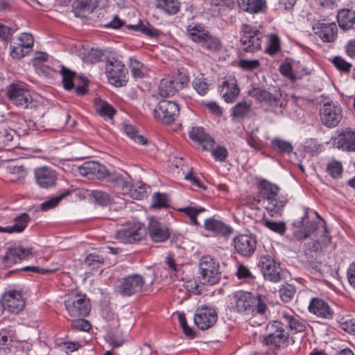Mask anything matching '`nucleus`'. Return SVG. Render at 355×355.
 <instances>
[{"label": "nucleus", "mask_w": 355, "mask_h": 355, "mask_svg": "<svg viewBox=\"0 0 355 355\" xmlns=\"http://www.w3.org/2000/svg\"><path fill=\"white\" fill-rule=\"evenodd\" d=\"M145 281L141 275L132 274L119 280L116 289L122 296L130 297L141 293Z\"/></svg>", "instance_id": "6e6552de"}, {"label": "nucleus", "mask_w": 355, "mask_h": 355, "mask_svg": "<svg viewBox=\"0 0 355 355\" xmlns=\"http://www.w3.org/2000/svg\"><path fill=\"white\" fill-rule=\"evenodd\" d=\"M220 92L225 102L231 103L239 94V89L236 85V80L230 77L223 82Z\"/></svg>", "instance_id": "c85d7f7f"}, {"label": "nucleus", "mask_w": 355, "mask_h": 355, "mask_svg": "<svg viewBox=\"0 0 355 355\" xmlns=\"http://www.w3.org/2000/svg\"><path fill=\"white\" fill-rule=\"evenodd\" d=\"M103 56L101 50L91 49L84 57V61L88 63H96L100 62Z\"/></svg>", "instance_id": "864d4df0"}, {"label": "nucleus", "mask_w": 355, "mask_h": 355, "mask_svg": "<svg viewBox=\"0 0 355 355\" xmlns=\"http://www.w3.org/2000/svg\"><path fill=\"white\" fill-rule=\"evenodd\" d=\"M217 313L215 309L210 307L198 308L194 315L195 324L200 329H207L217 321Z\"/></svg>", "instance_id": "6ab92c4d"}, {"label": "nucleus", "mask_w": 355, "mask_h": 355, "mask_svg": "<svg viewBox=\"0 0 355 355\" xmlns=\"http://www.w3.org/2000/svg\"><path fill=\"white\" fill-rule=\"evenodd\" d=\"M100 116L112 119L116 113L114 107L106 102H102L97 108Z\"/></svg>", "instance_id": "6e6d98bb"}, {"label": "nucleus", "mask_w": 355, "mask_h": 355, "mask_svg": "<svg viewBox=\"0 0 355 355\" xmlns=\"http://www.w3.org/2000/svg\"><path fill=\"white\" fill-rule=\"evenodd\" d=\"M91 327L92 325L89 322L83 318H78L71 323L72 329L80 331H87L90 330Z\"/></svg>", "instance_id": "e2e57ef3"}, {"label": "nucleus", "mask_w": 355, "mask_h": 355, "mask_svg": "<svg viewBox=\"0 0 355 355\" xmlns=\"http://www.w3.org/2000/svg\"><path fill=\"white\" fill-rule=\"evenodd\" d=\"M327 171L333 178H337L343 173V166L340 162L332 161L328 164Z\"/></svg>", "instance_id": "4d7b16f0"}, {"label": "nucleus", "mask_w": 355, "mask_h": 355, "mask_svg": "<svg viewBox=\"0 0 355 355\" xmlns=\"http://www.w3.org/2000/svg\"><path fill=\"white\" fill-rule=\"evenodd\" d=\"M178 105L171 101L162 100L154 110V116L157 121L169 125L174 122L179 115Z\"/></svg>", "instance_id": "1a4fd4ad"}, {"label": "nucleus", "mask_w": 355, "mask_h": 355, "mask_svg": "<svg viewBox=\"0 0 355 355\" xmlns=\"http://www.w3.org/2000/svg\"><path fill=\"white\" fill-rule=\"evenodd\" d=\"M252 104L246 101L238 103L233 108L232 116L234 118L243 119L251 111Z\"/></svg>", "instance_id": "ea45409f"}, {"label": "nucleus", "mask_w": 355, "mask_h": 355, "mask_svg": "<svg viewBox=\"0 0 355 355\" xmlns=\"http://www.w3.org/2000/svg\"><path fill=\"white\" fill-rule=\"evenodd\" d=\"M288 338L284 324L279 321H272L266 326L263 343L271 348H280L286 345Z\"/></svg>", "instance_id": "20e7f679"}, {"label": "nucleus", "mask_w": 355, "mask_h": 355, "mask_svg": "<svg viewBox=\"0 0 355 355\" xmlns=\"http://www.w3.org/2000/svg\"><path fill=\"white\" fill-rule=\"evenodd\" d=\"M293 225L296 228L293 230V235L297 240L306 239L316 231L321 232L320 240H313L307 243L308 249L312 252L320 250L321 244L327 245L331 242V238L325 227L322 226V229L319 230L318 224L316 222L309 220L308 209H304V215L301 219L293 222Z\"/></svg>", "instance_id": "f257e3e1"}, {"label": "nucleus", "mask_w": 355, "mask_h": 355, "mask_svg": "<svg viewBox=\"0 0 355 355\" xmlns=\"http://www.w3.org/2000/svg\"><path fill=\"white\" fill-rule=\"evenodd\" d=\"M204 228L217 235L227 236L232 232V229L223 222L215 218H209L205 220Z\"/></svg>", "instance_id": "bb28decb"}, {"label": "nucleus", "mask_w": 355, "mask_h": 355, "mask_svg": "<svg viewBox=\"0 0 355 355\" xmlns=\"http://www.w3.org/2000/svg\"><path fill=\"white\" fill-rule=\"evenodd\" d=\"M64 305L71 318L85 317L90 311L89 300L85 295L71 293L66 297Z\"/></svg>", "instance_id": "0eeeda50"}, {"label": "nucleus", "mask_w": 355, "mask_h": 355, "mask_svg": "<svg viewBox=\"0 0 355 355\" xmlns=\"http://www.w3.org/2000/svg\"><path fill=\"white\" fill-rule=\"evenodd\" d=\"M309 309L315 315L324 318H331L334 314L328 304L319 298L313 299L309 304Z\"/></svg>", "instance_id": "a878e982"}, {"label": "nucleus", "mask_w": 355, "mask_h": 355, "mask_svg": "<svg viewBox=\"0 0 355 355\" xmlns=\"http://www.w3.org/2000/svg\"><path fill=\"white\" fill-rule=\"evenodd\" d=\"M10 101L17 107L28 108L33 107V100L30 92L22 85L12 84L8 90Z\"/></svg>", "instance_id": "f8f14e48"}, {"label": "nucleus", "mask_w": 355, "mask_h": 355, "mask_svg": "<svg viewBox=\"0 0 355 355\" xmlns=\"http://www.w3.org/2000/svg\"><path fill=\"white\" fill-rule=\"evenodd\" d=\"M279 51V39L275 35H271L268 41V47L266 51L273 55Z\"/></svg>", "instance_id": "680f3d73"}, {"label": "nucleus", "mask_w": 355, "mask_h": 355, "mask_svg": "<svg viewBox=\"0 0 355 355\" xmlns=\"http://www.w3.org/2000/svg\"><path fill=\"white\" fill-rule=\"evenodd\" d=\"M91 196L94 201L101 206H107L112 202L110 194L101 190L92 191Z\"/></svg>", "instance_id": "49530a36"}, {"label": "nucleus", "mask_w": 355, "mask_h": 355, "mask_svg": "<svg viewBox=\"0 0 355 355\" xmlns=\"http://www.w3.org/2000/svg\"><path fill=\"white\" fill-rule=\"evenodd\" d=\"M141 64L139 63L137 60H130V69L132 75L135 78H141L144 76V73L141 70Z\"/></svg>", "instance_id": "0e129e2a"}, {"label": "nucleus", "mask_w": 355, "mask_h": 355, "mask_svg": "<svg viewBox=\"0 0 355 355\" xmlns=\"http://www.w3.org/2000/svg\"><path fill=\"white\" fill-rule=\"evenodd\" d=\"M189 137L201 144L204 150L212 148L214 144V139L208 135L201 127L193 128L189 132Z\"/></svg>", "instance_id": "cd10ccee"}, {"label": "nucleus", "mask_w": 355, "mask_h": 355, "mask_svg": "<svg viewBox=\"0 0 355 355\" xmlns=\"http://www.w3.org/2000/svg\"><path fill=\"white\" fill-rule=\"evenodd\" d=\"M338 25L343 31H348L353 28L355 22V12L349 9L339 10L337 14Z\"/></svg>", "instance_id": "c756f323"}, {"label": "nucleus", "mask_w": 355, "mask_h": 355, "mask_svg": "<svg viewBox=\"0 0 355 355\" xmlns=\"http://www.w3.org/2000/svg\"><path fill=\"white\" fill-rule=\"evenodd\" d=\"M232 300L238 312L248 313L254 312L253 302H255V300L251 293L239 291L234 293Z\"/></svg>", "instance_id": "5701e85b"}, {"label": "nucleus", "mask_w": 355, "mask_h": 355, "mask_svg": "<svg viewBox=\"0 0 355 355\" xmlns=\"http://www.w3.org/2000/svg\"><path fill=\"white\" fill-rule=\"evenodd\" d=\"M263 223L268 229L279 234H283L286 231V224L283 221L277 222L265 219Z\"/></svg>", "instance_id": "603ef678"}, {"label": "nucleus", "mask_w": 355, "mask_h": 355, "mask_svg": "<svg viewBox=\"0 0 355 355\" xmlns=\"http://www.w3.org/2000/svg\"><path fill=\"white\" fill-rule=\"evenodd\" d=\"M254 300L255 302H253L254 311H256L257 313L261 315L264 314L267 309L266 297L258 295L257 297H254Z\"/></svg>", "instance_id": "bf43d9fd"}, {"label": "nucleus", "mask_w": 355, "mask_h": 355, "mask_svg": "<svg viewBox=\"0 0 355 355\" xmlns=\"http://www.w3.org/2000/svg\"><path fill=\"white\" fill-rule=\"evenodd\" d=\"M279 71L283 76L292 81H295L297 79L296 76L292 72V67L289 62L282 63L279 67Z\"/></svg>", "instance_id": "338daca9"}, {"label": "nucleus", "mask_w": 355, "mask_h": 355, "mask_svg": "<svg viewBox=\"0 0 355 355\" xmlns=\"http://www.w3.org/2000/svg\"><path fill=\"white\" fill-rule=\"evenodd\" d=\"M201 46L209 51L216 52L220 50L222 44L218 38L209 33L200 44Z\"/></svg>", "instance_id": "58836bf2"}, {"label": "nucleus", "mask_w": 355, "mask_h": 355, "mask_svg": "<svg viewBox=\"0 0 355 355\" xmlns=\"http://www.w3.org/2000/svg\"><path fill=\"white\" fill-rule=\"evenodd\" d=\"M107 182H110L114 188L123 195H128L132 187L131 178L125 172H110Z\"/></svg>", "instance_id": "a211bd4d"}, {"label": "nucleus", "mask_w": 355, "mask_h": 355, "mask_svg": "<svg viewBox=\"0 0 355 355\" xmlns=\"http://www.w3.org/2000/svg\"><path fill=\"white\" fill-rule=\"evenodd\" d=\"M94 8L92 0H76L73 4L76 16H86Z\"/></svg>", "instance_id": "c9c22d12"}, {"label": "nucleus", "mask_w": 355, "mask_h": 355, "mask_svg": "<svg viewBox=\"0 0 355 355\" xmlns=\"http://www.w3.org/2000/svg\"><path fill=\"white\" fill-rule=\"evenodd\" d=\"M30 256H32L31 249L21 246L7 248L5 254L0 257V261L4 266L10 267Z\"/></svg>", "instance_id": "f3484780"}, {"label": "nucleus", "mask_w": 355, "mask_h": 355, "mask_svg": "<svg viewBox=\"0 0 355 355\" xmlns=\"http://www.w3.org/2000/svg\"><path fill=\"white\" fill-rule=\"evenodd\" d=\"M79 173L89 179L97 178L108 179V174L105 166L97 162H86L78 167Z\"/></svg>", "instance_id": "aec40b11"}, {"label": "nucleus", "mask_w": 355, "mask_h": 355, "mask_svg": "<svg viewBox=\"0 0 355 355\" xmlns=\"http://www.w3.org/2000/svg\"><path fill=\"white\" fill-rule=\"evenodd\" d=\"M180 212H182L187 215L191 220V223L193 225H198L199 223L197 220L196 216L198 214L205 211L203 207L196 208L195 207L188 206L179 209Z\"/></svg>", "instance_id": "a18cd8bd"}, {"label": "nucleus", "mask_w": 355, "mask_h": 355, "mask_svg": "<svg viewBox=\"0 0 355 355\" xmlns=\"http://www.w3.org/2000/svg\"><path fill=\"white\" fill-rule=\"evenodd\" d=\"M263 33L256 27L243 24L240 42L241 49L249 53H254L261 49Z\"/></svg>", "instance_id": "39448f33"}, {"label": "nucleus", "mask_w": 355, "mask_h": 355, "mask_svg": "<svg viewBox=\"0 0 355 355\" xmlns=\"http://www.w3.org/2000/svg\"><path fill=\"white\" fill-rule=\"evenodd\" d=\"M175 85L178 90L187 86L189 82V77L186 73H179L177 76H173Z\"/></svg>", "instance_id": "69168bd1"}, {"label": "nucleus", "mask_w": 355, "mask_h": 355, "mask_svg": "<svg viewBox=\"0 0 355 355\" xmlns=\"http://www.w3.org/2000/svg\"><path fill=\"white\" fill-rule=\"evenodd\" d=\"M180 5L178 0H156L157 8L169 15L176 14L180 10Z\"/></svg>", "instance_id": "e433bc0d"}, {"label": "nucleus", "mask_w": 355, "mask_h": 355, "mask_svg": "<svg viewBox=\"0 0 355 355\" xmlns=\"http://www.w3.org/2000/svg\"><path fill=\"white\" fill-rule=\"evenodd\" d=\"M69 193H70L69 191H66L63 193H62L58 196L53 197V198L49 199L48 200L42 202L40 205L41 210L47 211L49 209L54 208L55 206L58 205V204L60 202V200L62 198H64L65 196H68Z\"/></svg>", "instance_id": "09e8293b"}, {"label": "nucleus", "mask_w": 355, "mask_h": 355, "mask_svg": "<svg viewBox=\"0 0 355 355\" xmlns=\"http://www.w3.org/2000/svg\"><path fill=\"white\" fill-rule=\"evenodd\" d=\"M249 95L261 103H264L271 109L277 112V109H280L282 113L284 101L282 99V93L279 89H274L272 91H268L259 87H253L249 91Z\"/></svg>", "instance_id": "423d86ee"}, {"label": "nucleus", "mask_w": 355, "mask_h": 355, "mask_svg": "<svg viewBox=\"0 0 355 355\" xmlns=\"http://www.w3.org/2000/svg\"><path fill=\"white\" fill-rule=\"evenodd\" d=\"M151 207L154 209H162L169 207V200L165 193H155L152 197Z\"/></svg>", "instance_id": "c03bdc74"}, {"label": "nucleus", "mask_w": 355, "mask_h": 355, "mask_svg": "<svg viewBox=\"0 0 355 355\" xmlns=\"http://www.w3.org/2000/svg\"><path fill=\"white\" fill-rule=\"evenodd\" d=\"M24 46H22L21 44L18 43L17 46L15 45H10V55L14 59H20L26 55L27 53L26 51H24Z\"/></svg>", "instance_id": "774afa93"}, {"label": "nucleus", "mask_w": 355, "mask_h": 355, "mask_svg": "<svg viewBox=\"0 0 355 355\" xmlns=\"http://www.w3.org/2000/svg\"><path fill=\"white\" fill-rule=\"evenodd\" d=\"M126 26L129 30L139 31L141 33L152 38L159 37L161 34L159 30L156 29L148 23H146V24H143L141 20H139L137 24H129Z\"/></svg>", "instance_id": "2f4dec72"}, {"label": "nucleus", "mask_w": 355, "mask_h": 355, "mask_svg": "<svg viewBox=\"0 0 355 355\" xmlns=\"http://www.w3.org/2000/svg\"><path fill=\"white\" fill-rule=\"evenodd\" d=\"M146 234V229L140 223H128L116 232V237L123 243H133L141 240Z\"/></svg>", "instance_id": "9b49d317"}, {"label": "nucleus", "mask_w": 355, "mask_h": 355, "mask_svg": "<svg viewBox=\"0 0 355 355\" xmlns=\"http://www.w3.org/2000/svg\"><path fill=\"white\" fill-rule=\"evenodd\" d=\"M104 262L102 255L96 252L90 253L85 258V263L92 268H98Z\"/></svg>", "instance_id": "8fccbe9b"}, {"label": "nucleus", "mask_w": 355, "mask_h": 355, "mask_svg": "<svg viewBox=\"0 0 355 355\" xmlns=\"http://www.w3.org/2000/svg\"><path fill=\"white\" fill-rule=\"evenodd\" d=\"M15 135L13 130H0V145L4 146H10V143L12 141Z\"/></svg>", "instance_id": "13d9d810"}, {"label": "nucleus", "mask_w": 355, "mask_h": 355, "mask_svg": "<svg viewBox=\"0 0 355 355\" xmlns=\"http://www.w3.org/2000/svg\"><path fill=\"white\" fill-rule=\"evenodd\" d=\"M332 63L338 69L343 72H349L352 68V64L340 56H335L332 60Z\"/></svg>", "instance_id": "052dcab7"}, {"label": "nucleus", "mask_w": 355, "mask_h": 355, "mask_svg": "<svg viewBox=\"0 0 355 355\" xmlns=\"http://www.w3.org/2000/svg\"><path fill=\"white\" fill-rule=\"evenodd\" d=\"M198 279L203 285L214 286L221 279L219 263L211 256H203L198 264Z\"/></svg>", "instance_id": "7ed1b4c3"}, {"label": "nucleus", "mask_w": 355, "mask_h": 355, "mask_svg": "<svg viewBox=\"0 0 355 355\" xmlns=\"http://www.w3.org/2000/svg\"><path fill=\"white\" fill-rule=\"evenodd\" d=\"M259 196L266 203V209L271 216L279 214L286 203L285 198L279 195V187L266 180L261 179L257 186ZM261 200H259L260 202Z\"/></svg>", "instance_id": "f03ea898"}, {"label": "nucleus", "mask_w": 355, "mask_h": 355, "mask_svg": "<svg viewBox=\"0 0 355 355\" xmlns=\"http://www.w3.org/2000/svg\"><path fill=\"white\" fill-rule=\"evenodd\" d=\"M322 123L328 127H336L343 118L342 109L334 103H324L320 110Z\"/></svg>", "instance_id": "4468645a"}, {"label": "nucleus", "mask_w": 355, "mask_h": 355, "mask_svg": "<svg viewBox=\"0 0 355 355\" xmlns=\"http://www.w3.org/2000/svg\"><path fill=\"white\" fill-rule=\"evenodd\" d=\"M37 184L42 189L54 187L58 181L57 172L49 166L37 167L34 171Z\"/></svg>", "instance_id": "dca6fc26"}, {"label": "nucleus", "mask_w": 355, "mask_h": 355, "mask_svg": "<svg viewBox=\"0 0 355 355\" xmlns=\"http://www.w3.org/2000/svg\"><path fill=\"white\" fill-rule=\"evenodd\" d=\"M239 6L242 10L250 13H259L266 7L265 0H241Z\"/></svg>", "instance_id": "72a5a7b5"}, {"label": "nucleus", "mask_w": 355, "mask_h": 355, "mask_svg": "<svg viewBox=\"0 0 355 355\" xmlns=\"http://www.w3.org/2000/svg\"><path fill=\"white\" fill-rule=\"evenodd\" d=\"M60 73L62 76V83L64 88L67 90L71 89L74 86L73 79L76 73L64 67H62Z\"/></svg>", "instance_id": "de8ad7c7"}, {"label": "nucleus", "mask_w": 355, "mask_h": 355, "mask_svg": "<svg viewBox=\"0 0 355 355\" xmlns=\"http://www.w3.org/2000/svg\"><path fill=\"white\" fill-rule=\"evenodd\" d=\"M123 130L126 135L136 143L146 145L148 144V139L141 135L137 134V130L134 125L131 124L124 123Z\"/></svg>", "instance_id": "79ce46f5"}, {"label": "nucleus", "mask_w": 355, "mask_h": 355, "mask_svg": "<svg viewBox=\"0 0 355 355\" xmlns=\"http://www.w3.org/2000/svg\"><path fill=\"white\" fill-rule=\"evenodd\" d=\"M210 83L209 80L204 77L203 74L195 78L192 81V86L193 89L200 95H205L207 93L209 89Z\"/></svg>", "instance_id": "4c0bfd02"}, {"label": "nucleus", "mask_w": 355, "mask_h": 355, "mask_svg": "<svg viewBox=\"0 0 355 355\" xmlns=\"http://www.w3.org/2000/svg\"><path fill=\"white\" fill-rule=\"evenodd\" d=\"M236 252L242 257H251L257 248L256 236L252 234H239L233 239Z\"/></svg>", "instance_id": "ddd939ff"}, {"label": "nucleus", "mask_w": 355, "mask_h": 355, "mask_svg": "<svg viewBox=\"0 0 355 355\" xmlns=\"http://www.w3.org/2000/svg\"><path fill=\"white\" fill-rule=\"evenodd\" d=\"M338 148L346 151H355V130L346 128L342 130L337 138Z\"/></svg>", "instance_id": "393cba45"}, {"label": "nucleus", "mask_w": 355, "mask_h": 355, "mask_svg": "<svg viewBox=\"0 0 355 355\" xmlns=\"http://www.w3.org/2000/svg\"><path fill=\"white\" fill-rule=\"evenodd\" d=\"M178 91L173 77H168L161 80L159 85V94L160 96L164 97L173 96Z\"/></svg>", "instance_id": "473e14b6"}, {"label": "nucleus", "mask_w": 355, "mask_h": 355, "mask_svg": "<svg viewBox=\"0 0 355 355\" xmlns=\"http://www.w3.org/2000/svg\"><path fill=\"white\" fill-rule=\"evenodd\" d=\"M315 33L324 42H333L337 37V26L334 22L319 21L313 25Z\"/></svg>", "instance_id": "4be33fe9"}, {"label": "nucleus", "mask_w": 355, "mask_h": 355, "mask_svg": "<svg viewBox=\"0 0 355 355\" xmlns=\"http://www.w3.org/2000/svg\"><path fill=\"white\" fill-rule=\"evenodd\" d=\"M187 33L192 41L200 44L203 42L204 39L209 34V32L205 30L204 26L200 24L189 25L187 27Z\"/></svg>", "instance_id": "7c9ffc66"}, {"label": "nucleus", "mask_w": 355, "mask_h": 355, "mask_svg": "<svg viewBox=\"0 0 355 355\" xmlns=\"http://www.w3.org/2000/svg\"><path fill=\"white\" fill-rule=\"evenodd\" d=\"M105 71L110 83L116 87L124 86L126 83V71L124 64L116 60L107 63Z\"/></svg>", "instance_id": "2eb2a0df"}, {"label": "nucleus", "mask_w": 355, "mask_h": 355, "mask_svg": "<svg viewBox=\"0 0 355 355\" xmlns=\"http://www.w3.org/2000/svg\"><path fill=\"white\" fill-rule=\"evenodd\" d=\"M148 234L150 239L155 243L164 242L170 236L167 226L155 218L149 220Z\"/></svg>", "instance_id": "412c9836"}, {"label": "nucleus", "mask_w": 355, "mask_h": 355, "mask_svg": "<svg viewBox=\"0 0 355 355\" xmlns=\"http://www.w3.org/2000/svg\"><path fill=\"white\" fill-rule=\"evenodd\" d=\"M2 299L4 306L11 313H17L25 306V302L21 293L15 290L5 293L2 296Z\"/></svg>", "instance_id": "b1692460"}, {"label": "nucleus", "mask_w": 355, "mask_h": 355, "mask_svg": "<svg viewBox=\"0 0 355 355\" xmlns=\"http://www.w3.org/2000/svg\"><path fill=\"white\" fill-rule=\"evenodd\" d=\"M271 146L279 153L289 154L293 150V146L291 143L279 138L273 139L271 142Z\"/></svg>", "instance_id": "a19ab883"}, {"label": "nucleus", "mask_w": 355, "mask_h": 355, "mask_svg": "<svg viewBox=\"0 0 355 355\" xmlns=\"http://www.w3.org/2000/svg\"><path fill=\"white\" fill-rule=\"evenodd\" d=\"M149 189L146 184H141L140 185L136 186L134 189L131 187V191L128 194L131 198L136 200H141L146 196L147 191Z\"/></svg>", "instance_id": "3c124183"}, {"label": "nucleus", "mask_w": 355, "mask_h": 355, "mask_svg": "<svg viewBox=\"0 0 355 355\" xmlns=\"http://www.w3.org/2000/svg\"><path fill=\"white\" fill-rule=\"evenodd\" d=\"M295 294V289L294 286L291 284L284 286L279 289L280 297L285 302H290L293 298Z\"/></svg>", "instance_id": "5fc2aeb1"}, {"label": "nucleus", "mask_w": 355, "mask_h": 355, "mask_svg": "<svg viewBox=\"0 0 355 355\" xmlns=\"http://www.w3.org/2000/svg\"><path fill=\"white\" fill-rule=\"evenodd\" d=\"M30 221V216L26 214L23 213L20 214L19 216H17L14 219V225H10L12 233L13 232H21L26 227L28 223Z\"/></svg>", "instance_id": "37998d69"}, {"label": "nucleus", "mask_w": 355, "mask_h": 355, "mask_svg": "<svg viewBox=\"0 0 355 355\" xmlns=\"http://www.w3.org/2000/svg\"><path fill=\"white\" fill-rule=\"evenodd\" d=\"M282 317L285 322L287 323L291 331L293 333H302L306 330V324L300 320L298 318L286 313L283 314Z\"/></svg>", "instance_id": "f704fd0d"}, {"label": "nucleus", "mask_w": 355, "mask_h": 355, "mask_svg": "<svg viewBox=\"0 0 355 355\" xmlns=\"http://www.w3.org/2000/svg\"><path fill=\"white\" fill-rule=\"evenodd\" d=\"M258 265L265 279L272 282H278L282 279V270L280 264L272 256L262 255Z\"/></svg>", "instance_id": "9d476101"}]
</instances>
